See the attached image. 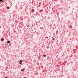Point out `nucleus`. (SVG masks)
<instances>
[{"mask_svg": "<svg viewBox=\"0 0 78 78\" xmlns=\"http://www.w3.org/2000/svg\"><path fill=\"white\" fill-rule=\"evenodd\" d=\"M1 41H4V39H3V38H2L1 39Z\"/></svg>", "mask_w": 78, "mask_h": 78, "instance_id": "7ed1b4c3", "label": "nucleus"}, {"mask_svg": "<svg viewBox=\"0 0 78 78\" xmlns=\"http://www.w3.org/2000/svg\"><path fill=\"white\" fill-rule=\"evenodd\" d=\"M0 2H3V0H0Z\"/></svg>", "mask_w": 78, "mask_h": 78, "instance_id": "39448f33", "label": "nucleus"}, {"mask_svg": "<svg viewBox=\"0 0 78 78\" xmlns=\"http://www.w3.org/2000/svg\"><path fill=\"white\" fill-rule=\"evenodd\" d=\"M5 78H7V77H5Z\"/></svg>", "mask_w": 78, "mask_h": 78, "instance_id": "f8f14e48", "label": "nucleus"}, {"mask_svg": "<svg viewBox=\"0 0 78 78\" xmlns=\"http://www.w3.org/2000/svg\"><path fill=\"white\" fill-rule=\"evenodd\" d=\"M7 43H8V44H9V43H10V41H9L7 42Z\"/></svg>", "mask_w": 78, "mask_h": 78, "instance_id": "20e7f679", "label": "nucleus"}, {"mask_svg": "<svg viewBox=\"0 0 78 78\" xmlns=\"http://www.w3.org/2000/svg\"><path fill=\"white\" fill-rule=\"evenodd\" d=\"M25 70V69H22L21 70V71H22V72L23 71H24Z\"/></svg>", "mask_w": 78, "mask_h": 78, "instance_id": "f257e3e1", "label": "nucleus"}, {"mask_svg": "<svg viewBox=\"0 0 78 78\" xmlns=\"http://www.w3.org/2000/svg\"><path fill=\"white\" fill-rule=\"evenodd\" d=\"M34 9H33L32 10V12H34Z\"/></svg>", "mask_w": 78, "mask_h": 78, "instance_id": "423d86ee", "label": "nucleus"}, {"mask_svg": "<svg viewBox=\"0 0 78 78\" xmlns=\"http://www.w3.org/2000/svg\"><path fill=\"white\" fill-rule=\"evenodd\" d=\"M55 38H53V40H55Z\"/></svg>", "mask_w": 78, "mask_h": 78, "instance_id": "1a4fd4ad", "label": "nucleus"}, {"mask_svg": "<svg viewBox=\"0 0 78 78\" xmlns=\"http://www.w3.org/2000/svg\"><path fill=\"white\" fill-rule=\"evenodd\" d=\"M43 56H44V57H45V56H46V55H43Z\"/></svg>", "mask_w": 78, "mask_h": 78, "instance_id": "0eeeda50", "label": "nucleus"}, {"mask_svg": "<svg viewBox=\"0 0 78 78\" xmlns=\"http://www.w3.org/2000/svg\"><path fill=\"white\" fill-rule=\"evenodd\" d=\"M7 9H9V7H7Z\"/></svg>", "mask_w": 78, "mask_h": 78, "instance_id": "6e6552de", "label": "nucleus"}, {"mask_svg": "<svg viewBox=\"0 0 78 78\" xmlns=\"http://www.w3.org/2000/svg\"><path fill=\"white\" fill-rule=\"evenodd\" d=\"M24 78H27V77H24Z\"/></svg>", "mask_w": 78, "mask_h": 78, "instance_id": "9d476101", "label": "nucleus"}, {"mask_svg": "<svg viewBox=\"0 0 78 78\" xmlns=\"http://www.w3.org/2000/svg\"><path fill=\"white\" fill-rule=\"evenodd\" d=\"M47 38H48V37H47Z\"/></svg>", "mask_w": 78, "mask_h": 78, "instance_id": "ddd939ff", "label": "nucleus"}, {"mask_svg": "<svg viewBox=\"0 0 78 78\" xmlns=\"http://www.w3.org/2000/svg\"><path fill=\"white\" fill-rule=\"evenodd\" d=\"M20 64H22V63H20Z\"/></svg>", "mask_w": 78, "mask_h": 78, "instance_id": "9b49d317", "label": "nucleus"}, {"mask_svg": "<svg viewBox=\"0 0 78 78\" xmlns=\"http://www.w3.org/2000/svg\"><path fill=\"white\" fill-rule=\"evenodd\" d=\"M23 62V60H21L20 61V63H21V62Z\"/></svg>", "mask_w": 78, "mask_h": 78, "instance_id": "f03ea898", "label": "nucleus"}]
</instances>
